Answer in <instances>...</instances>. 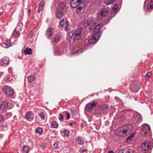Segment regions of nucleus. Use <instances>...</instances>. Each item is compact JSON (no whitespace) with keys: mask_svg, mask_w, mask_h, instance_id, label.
Here are the masks:
<instances>
[{"mask_svg":"<svg viewBox=\"0 0 153 153\" xmlns=\"http://www.w3.org/2000/svg\"><path fill=\"white\" fill-rule=\"evenodd\" d=\"M133 127L130 124L127 125L124 129L121 130L120 128L117 129L115 131V134L121 137H125L128 136L133 131Z\"/></svg>","mask_w":153,"mask_h":153,"instance_id":"f257e3e1","label":"nucleus"},{"mask_svg":"<svg viewBox=\"0 0 153 153\" xmlns=\"http://www.w3.org/2000/svg\"><path fill=\"white\" fill-rule=\"evenodd\" d=\"M81 0H71L70 5L71 7L76 8V11L78 13L83 12V8L81 6Z\"/></svg>","mask_w":153,"mask_h":153,"instance_id":"f03ea898","label":"nucleus"},{"mask_svg":"<svg viewBox=\"0 0 153 153\" xmlns=\"http://www.w3.org/2000/svg\"><path fill=\"white\" fill-rule=\"evenodd\" d=\"M3 90L4 93L7 96L12 97L14 94L13 90L9 86H4Z\"/></svg>","mask_w":153,"mask_h":153,"instance_id":"7ed1b4c3","label":"nucleus"},{"mask_svg":"<svg viewBox=\"0 0 153 153\" xmlns=\"http://www.w3.org/2000/svg\"><path fill=\"white\" fill-rule=\"evenodd\" d=\"M108 12V10L106 8H103L101 9L98 14V17L99 19H102L106 16Z\"/></svg>","mask_w":153,"mask_h":153,"instance_id":"20e7f679","label":"nucleus"},{"mask_svg":"<svg viewBox=\"0 0 153 153\" xmlns=\"http://www.w3.org/2000/svg\"><path fill=\"white\" fill-rule=\"evenodd\" d=\"M97 104V102H96L95 101L88 103L85 107V110L88 112L91 111L93 108L96 106Z\"/></svg>","mask_w":153,"mask_h":153,"instance_id":"39448f33","label":"nucleus"},{"mask_svg":"<svg viewBox=\"0 0 153 153\" xmlns=\"http://www.w3.org/2000/svg\"><path fill=\"white\" fill-rule=\"evenodd\" d=\"M151 143L149 141H146L142 143L141 145L142 149L144 151H148L150 149Z\"/></svg>","mask_w":153,"mask_h":153,"instance_id":"423d86ee","label":"nucleus"},{"mask_svg":"<svg viewBox=\"0 0 153 153\" xmlns=\"http://www.w3.org/2000/svg\"><path fill=\"white\" fill-rule=\"evenodd\" d=\"M103 27V25L102 23L98 24L97 25L95 26L93 28V31L92 33V36H97L98 34H100L99 31L100 28Z\"/></svg>","mask_w":153,"mask_h":153,"instance_id":"0eeeda50","label":"nucleus"},{"mask_svg":"<svg viewBox=\"0 0 153 153\" xmlns=\"http://www.w3.org/2000/svg\"><path fill=\"white\" fill-rule=\"evenodd\" d=\"M103 27V25L102 23L98 24L97 25L95 26L93 28V31L92 33V36H97L98 34H100L99 31L100 28Z\"/></svg>","mask_w":153,"mask_h":153,"instance_id":"6e6552de","label":"nucleus"},{"mask_svg":"<svg viewBox=\"0 0 153 153\" xmlns=\"http://www.w3.org/2000/svg\"><path fill=\"white\" fill-rule=\"evenodd\" d=\"M143 128L141 132V134L143 136L147 134L150 131V128L149 125L145 124L143 125Z\"/></svg>","mask_w":153,"mask_h":153,"instance_id":"1a4fd4ad","label":"nucleus"},{"mask_svg":"<svg viewBox=\"0 0 153 153\" xmlns=\"http://www.w3.org/2000/svg\"><path fill=\"white\" fill-rule=\"evenodd\" d=\"M9 63V59L8 57H4L0 60V66H6Z\"/></svg>","mask_w":153,"mask_h":153,"instance_id":"9d476101","label":"nucleus"},{"mask_svg":"<svg viewBox=\"0 0 153 153\" xmlns=\"http://www.w3.org/2000/svg\"><path fill=\"white\" fill-rule=\"evenodd\" d=\"M59 25L61 27H65V30H68L69 26L68 21H66L65 22L64 20H62L59 22Z\"/></svg>","mask_w":153,"mask_h":153,"instance_id":"9b49d317","label":"nucleus"},{"mask_svg":"<svg viewBox=\"0 0 153 153\" xmlns=\"http://www.w3.org/2000/svg\"><path fill=\"white\" fill-rule=\"evenodd\" d=\"M33 114L30 111L27 112L25 116V118L29 121L32 120L33 119Z\"/></svg>","mask_w":153,"mask_h":153,"instance_id":"f8f14e48","label":"nucleus"},{"mask_svg":"<svg viewBox=\"0 0 153 153\" xmlns=\"http://www.w3.org/2000/svg\"><path fill=\"white\" fill-rule=\"evenodd\" d=\"M52 35V28H49L46 31V36L48 38L50 39Z\"/></svg>","mask_w":153,"mask_h":153,"instance_id":"ddd939ff","label":"nucleus"},{"mask_svg":"<svg viewBox=\"0 0 153 153\" xmlns=\"http://www.w3.org/2000/svg\"><path fill=\"white\" fill-rule=\"evenodd\" d=\"M92 36L88 41L89 43L91 45V44H94L96 43L98 41V39H97L96 36Z\"/></svg>","mask_w":153,"mask_h":153,"instance_id":"4468645a","label":"nucleus"},{"mask_svg":"<svg viewBox=\"0 0 153 153\" xmlns=\"http://www.w3.org/2000/svg\"><path fill=\"white\" fill-rule=\"evenodd\" d=\"M88 18H86L84 19V20L82 22L81 25L83 26L86 27L88 26H90Z\"/></svg>","mask_w":153,"mask_h":153,"instance_id":"2eb2a0df","label":"nucleus"},{"mask_svg":"<svg viewBox=\"0 0 153 153\" xmlns=\"http://www.w3.org/2000/svg\"><path fill=\"white\" fill-rule=\"evenodd\" d=\"M60 36L59 35H57L52 38L51 42L52 43H58L59 42Z\"/></svg>","mask_w":153,"mask_h":153,"instance_id":"dca6fc26","label":"nucleus"},{"mask_svg":"<svg viewBox=\"0 0 153 153\" xmlns=\"http://www.w3.org/2000/svg\"><path fill=\"white\" fill-rule=\"evenodd\" d=\"M81 35L74 32L72 33L71 37L74 40H78L81 38Z\"/></svg>","mask_w":153,"mask_h":153,"instance_id":"f3484780","label":"nucleus"},{"mask_svg":"<svg viewBox=\"0 0 153 153\" xmlns=\"http://www.w3.org/2000/svg\"><path fill=\"white\" fill-rule=\"evenodd\" d=\"M8 103L4 102H2L0 105V109L1 110H4L5 109L8 107Z\"/></svg>","mask_w":153,"mask_h":153,"instance_id":"a211bd4d","label":"nucleus"},{"mask_svg":"<svg viewBox=\"0 0 153 153\" xmlns=\"http://www.w3.org/2000/svg\"><path fill=\"white\" fill-rule=\"evenodd\" d=\"M24 53L25 55L31 54L32 53V51L31 48L27 47L23 52Z\"/></svg>","mask_w":153,"mask_h":153,"instance_id":"6ab92c4d","label":"nucleus"},{"mask_svg":"<svg viewBox=\"0 0 153 153\" xmlns=\"http://www.w3.org/2000/svg\"><path fill=\"white\" fill-rule=\"evenodd\" d=\"M88 19L90 26H92V25H95L97 23L96 19H94L93 17L88 18Z\"/></svg>","mask_w":153,"mask_h":153,"instance_id":"aec40b11","label":"nucleus"},{"mask_svg":"<svg viewBox=\"0 0 153 153\" xmlns=\"http://www.w3.org/2000/svg\"><path fill=\"white\" fill-rule=\"evenodd\" d=\"M44 3L45 2L44 1H42L39 4L37 10V12L38 13H39L42 10L44 6Z\"/></svg>","mask_w":153,"mask_h":153,"instance_id":"412c9836","label":"nucleus"},{"mask_svg":"<svg viewBox=\"0 0 153 153\" xmlns=\"http://www.w3.org/2000/svg\"><path fill=\"white\" fill-rule=\"evenodd\" d=\"M65 7V4L63 3H61L59 4L57 10L62 12L64 10Z\"/></svg>","mask_w":153,"mask_h":153,"instance_id":"4be33fe9","label":"nucleus"},{"mask_svg":"<svg viewBox=\"0 0 153 153\" xmlns=\"http://www.w3.org/2000/svg\"><path fill=\"white\" fill-rule=\"evenodd\" d=\"M56 16L59 19H61L63 16V13L62 11L57 10L56 12Z\"/></svg>","mask_w":153,"mask_h":153,"instance_id":"5701e85b","label":"nucleus"},{"mask_svg":"<svg viewBox=\"0 0 153 153\" xmlns=\"http://www.w3.org/2000/svg\"><path fill=\"white\" fill-rule=\"evenodd\" d=\"M134 116L135 117V119L137 121H140L142 120L141 115L138 113L135 114Z\"/></svg>","mask_w":153,"mask_h":153,"instance_id":"b1692460","label":"nucleus"},{"mask_svg":"<svg viewBox=\"0 0 153 153\" xmlns=\"http://www.w3.org/2000/svg\"><path fill=\"white\" fill-rule=\"evenodd\" d=\"M101 109L103 113H106L108 111V105H103Z\"/></svg>","mask_w":153,"mask_h":153,"instance_id":"393cba45","label":"nucleus"},{"mask_svg":"<svg viewBox=\"0 0 153 153\" xmlns=\"http://www.w3.org/2000/svg\"><path fill=\"white\" fill-rule=\"evenodd\" d=\"M43 132V130L42 128L38 127L36 128L35 130V132L39 134H41Z\"/></svg>","mask_w":153,"mask_h":153,"instance_id":"a878e982","label":"nucleus"},{"mask_svg":"<svg viewBox=\"0 0 153 153\" xmlns=\"http://www.w3.org/2000/svg\"><path fill=\"white\" fill-rule=\"evenodd\" d=\"M23 153H27L30 150L29 147L27 146H24L22 149Z\"/></svg>","mask_w":153,"mask_h":153,"instance_id":"bb28decb","label":"nucleus"},{"mask_svg":"<svg viewBox=\"0 0 153 153\" xmlns=\"http://www.w3.org/2000/svg\"><path fill=\"white\" fill-rule=\"evenodd\" d=\"M148 0H146L144 3L147 1ZM148 9H149L153 8V0H150V2L148 4L147 6Z\"/></svg>","mask_w":153,"mask_h":153,"instance_id":"cd10ccee","label":"nucleus"},{"mask_svg":"<svg viewBox=\"0 0 153 153\" xmlns=\"http://www.w3.org/2000/svg\"><path fill=\"white\" fill-rule=\"evenodd\" d=\"M28 82L30 83H31L32 82L35 81V77L33 76H31L28 77Z\"/></svg>","mask_w":153,"mask_h":153,"instance_id":"c85d7f7f","label":"nucleus"},{"mask_svg":"<svg viewBox=\"0 0 153 153\" xmlns=\"http://www.w3.org/2000/svg\"><path fill=\"white\" fill-rule=\"evenodd\" d=\"M118 5L117 4H114L113 6H111V8L112 10L114 12H115L118 8Z\"/></svg>","mask_w":153,"mask_h":153,"instance_id":"c756f323","label":"nucleus"},{"mask_svg":"<svg viewBox=\"0 0 153 153\" xmlns=\"http://www.w3.org/2000/svg\"><path fill=\"white\" fill-rule=\"evenodd\" d=\"M62 134H64L65 136L68 137L69 136V132L68 130L65 129L64 131L62 132Z\"/></svg>","mask_w":153,"mask_h":153,"instance_id":"7c9ffc66","label":"nucleus"},{"mask_svg":"<svg viewBox=\"0 0 153 153\" xmlns=\"http://www.w3.org/2000/svg\"><path fill=\"white\" fill-rule=\"evenodd\" d=\"M13 79V77L12 76H7L4 78L5 81L7 82L11 81Z\"/></svg>","mask_w":153,"mask_h":153,"instance_id":"2f4dec72","label":"nucleus"},{"mask_svg":"<svg viewBox=\"0 0 153 153\" xmlns=\"http://www.w3.org/2000/svg\"><path fill=\"white\" fill-rule=\"evenodd\" d=\"M39 116L41 118L42 120H44L45 119V114L43 111H41L39 112Z\"/></svg>","mask_w":153,"mask_h":153,"instance_id":"473e14b6","label":"nucleus"},{"mask_svg":"<svg viewBox=\"0 0 153 153\" xmlns=\"http://www.w3.org/2000/svg\"><path fill=\"white\" fill-rule=\"evenodd\" d=\"M116 0H105V3L107 5H109L112 4L113 2Z\"/></svg>","mask_w":153,"mask_h":153,"instance_id":"72a5a7b5","label":"nucleus"},{"mask_svg":"<svg viewBox=\"0 0 153 153\" xmlns=\"http://www.w3.org/2000/svg\"><path fill=\"white\" fill-rule=\"evenodd\" d=\"M76 141L77 143L79 145H82L84 143V141L81 139H80L79 137L77 138V139H76Z\"/></svg>","mask_w":153,"mask_h":153,"instance_id":"f704fd0d","label":"nucleus"},{"mask_svg":"<svg viewBox=\"0 0 153 153\" xmlns=\"http://www.w3.org/2000/svg\"><path fill=\"white\" fill-rule=\"evenodd\" d=\"M51 126L53 128H56L58 126V124L56 122H53L51 123Z\"/></svg>","mask_w":153,"mask_h":153,"instance_id":"c9c22d12","label":"nucleus"},{"mask_svg":"<svg viewBox=\"0 0 153 153\" xmlns=\"http://www.w3.org/2000/svg\"><path fill=\"white\" fill-rule=\"evenodd\" d=\"M13 36L17 38L19 36L20 34L18 32H16V31H14L13 33Z\"/></svg>","mask_w":153,"mask_h":153,"instance_id":"e433bc0d","label":"nucleus"},{"mask_svg":"<svg viewBox=\"0 0 153 153\" xmlns=\"http://www.w3.org/2000/svg\"><path fill=\"white\" fill-rule=\"evenodd\" d=\"M82 30V28L81 27L79 28L74 32L79 34L81 35V33Z\"/></svg>","mask_w":153,"mask_h":153,"instance_id":"4c0bfd02","label":"nucleus"},{"mask_svg":"<svg viewBox=\"0 0 153 153\" xmlns=\"http://www.w3.org/2000/svg\"><path fill=\"white\" fill-rule=\"evenodd\" d=\"M135 133H133L131 135H130L129 137H128L127 139L128 140H132V138L134 137Z\"/></svg>","mask_w":153,"mask_h":153,"instance_id":"58836bf2","label":"nucleus"},{"mask_svg":"<svg viewBox=\"0 0 153 153\" xmlns=\"http://www.w3.org/2000/svg\"><path fill=\"white\" fill-rule=\"evenodd\" d=\"M151 75H152V73L151 72H148L146 75V77H145L146 79H149Z\"/></svg>","mask_w":153,"mask_h":153,"instance_id":"ea45409f","label":"nucleus"},{"mask_svg":"<svg viewBox=\"0 0 153 153\" xmlns=\"http://www.w3.org/2000/svg\"><path fill=\"white\" fill-rule=\"evenodd\" d=\"M58 146V143L57 142H56L53 145V148L55 149H57Z\"/></svg>","mask_w":153,"mask_h":153,"instance_id":"a19ab883","label":"nucleus"},{"mask_svg":"<svg viewBox=\"0 0 153 153\" xmlns=\"http://www.w3.org/2000/svg\"><path fill=\"white\" fill-rule=\"evenodd\" d=\"M59 120L61 121L63 119V116L61 114H60L59 115Z\"/></svg>","mask_w":153,"mask_h":153,"instance_id":"79ce46f5","label":"nucleus"},{"mask_svg":"<svg viewBox=\"0 0 153 153\" xmlns=\"http://www.w3.org/2000/svg\"><path fill=\"white\" fill-rule=\"evenodd\" d=\"M6 115L8 118L10 117L12 115V114L11 113H6Z\"/></svg>","mask_w":153,"mask_h":153,"instance_id":"37998d69","label":"nucleus"},{"mask_svg":"<svg viewBox=\"0 0 153 153\" xmlns=\"http://www.w3.org/2000/svg\"><path fill=\"white\" fill-rule=\"evenodd\" d=\"M4 121V118L2 115L0 114V123Z\"/></svg>","mask_w":153,"mask_h":153,"instance_id":"c03bdc74","label":"nucleus"},{"mask_svg":"<svg viewBox=\"0 0 153 153\" xmlns=\"http://www.w3.org/2000/svg\"><path fill=\"white\" fill-rule=\"evenodd\" d=\"M87 149H80L79 150V152L81 153H83V152H84L85 151H87Z\"/></svg>","mask_w":153,"mask_h":153,"instance_id":"a18cd8bd","label":"nucleus"},{"mask_svg":"<svg viewBox=\"0 0 153 153\" xmlns=\"http://www.w3.org/2000/svg\"><path fill=\"white\" fill-rule=\"evenodd\" d=\"M70 116L69 114L68 113L66 114V119H69L70 118Z\"/></svg>","mask_w":153,"mask_h":153,"instance_id":"49530a36","label":"nucleus"},{"mask_svg":"<svg viewBox=\"0 0 153 153\" xmlns=\"http://www.w3.org/2000/svg\"><path fill=\"white\" fill-rule=\"evenodd\" d=\"M92 27V26H89L88 29L89 30H91L92 29V28L91 27Z\"/></svg>","mask_w":153,"mask_h":153,"instance_id":"de8ad7c7","label":"nucleus"},{"mask_svg":"<svg viewBox=\"0 0 153 153\" xmlns=\"http://www.w3.org/2000/svg\"><path fill=\"white\" fill-rule=\"evenodd\" d=\"M59 51H55L54 52V54L55 55H57L58 54H57V53L59 52Z\"/></svg>","mask_w":153,"mask_h":153,"instance_id":"09e8293b","label":"nucleus"},{"mask_svg":"<svg viewBox=\"0 0 153 153\" xmlns=\"http://www.w3.org/2000/svg\"><path fill=\"white\" fill-rule=\"evenodd\" d=\"M108 153H114V152L113 150H111L108 152Z\"/></svg>","mask_w":153,"mask_h":153,"instance_id":"8fccbe9b","label":"nucleus"},{"mask_svg":"<svg viewBox=\"0 0 153 153\" xmlns=\"http://www.w3.org/2000/svg\"><path fill=\"white\" fill-rule=\"evenodd\" d=\"M5 45H7L8 46V47H9L10 46V45H8V44L7 43V42L6 43H5Z\"/></svg>","mask_w":153,"mask_h":153,"instance_id":"3c124183","label":"nucleus"},{"mask_svg":"<svg viewBox=\"0 0 153 153\" xmlns=\"http://www.w3.org/2000/svg\"><path fill=\"white\" fill-rule=\"evenodd\" d=\"M31 11V10L30 9H29L28 10H27V12L28 13H29Z\"/></svg>","mask_w":153,"mask_h":153,"instance_id":"603ef678","label":"nucleus"},{"mask_svg":"<svg viewBox=\"0 0 153 153\" xmlns=\"http://www.w3.org/2000/svg\"><path fill=\"white\" fill-rule=\"evenodd\" d=\"M83 125L82 124H80V127H83Z\"/></svg>","mask_w":153,"mask_h":153,"instance_id":"864d4df0","label":"nucleus"},{"mask_svg":"<svg viewBox=\"0 0 153 153\" xmlns=\"http://www.w3.org/2000/svg\"><path fill=\"white\" fill-rule=\"evenodd\" d=\"M2 14V12H0V16H1V14Z\"/></svg>","mask_w":153,"mask_h":153,"instance_id":"5fc2aeb1","label":"nucleus"},{"mask_svg":"<svg viewBox=\"0 0 153 153\" xmlns=\"http://www.w3.org/2000/svg\"><path fill=\"white\" fill-rule=\"evenodd\" d=\"M72 125V123H70V125L71 126Z\"/></svg>","mask_w":153,"mask_h":153,"instance_id":"6e6d98bb","label":"nucleus"},{"mask_svg":"<svg viewBox=\"0 0 153 153\" xmlns=\"http://www.w3.org/2000/svg\"><path fill=\"white\" fill-rule=\"evenodd\" d=\"M2 75L0 73V77Z\"/></svg>","mask_w":153,"mask_h":153,"instance_id":"4d7b16f0","label":"nucleus"},{"mask_svg":"<svg viewBox=\"0 0 153 153\" xmlns=\"http://www.w3.org/2000/svg\"><path fill=\"white\" fill-rule=\"evenodd\" d=\"M79 51V50H78V52Z\"/></svg>","mask_w":153,"mask_h":153,"instance_id":"13d9d810","label":"nucleus"},{"mask_svg":"<svg viewBox=\"0 0 153 153\" xmlns=\"http://www.w3.org/2000/svg\"><path fill=\"white\" fill-rule=\"evenodd\" d=\"M73 111H72V112L73 113Z\"/></svg>","mask_w":153,"mask_h":153,"instance_id":"bf43d9fd","label":"nucleus"},{"mask_svg":"<svg viewBox=\"0 0 153 153\" xmlns=\"http://www.w3.org/2000/svg\"><path fill=\"white\" fill-rule=\"evenodd\" d=\"M73 111H72V112L73 113Z\"/></svg>","mask_w":153,"mask_h":153,"instance_id":"052dcab7","label":"nucleus"},{"mask_svg":"<svg viewBox=\"0 0 153 153\" xmlns=\"http://www.w3.org/2000/svg\"><path fill=\"white\" fill-rule=\"evenodd\" d=\"M73 111H72V112L73 113Z\"/></svg>","mask_w":153,"mask_h":153,"instance_id":"680f3d73","label":"nucleus"}]
</instances>
